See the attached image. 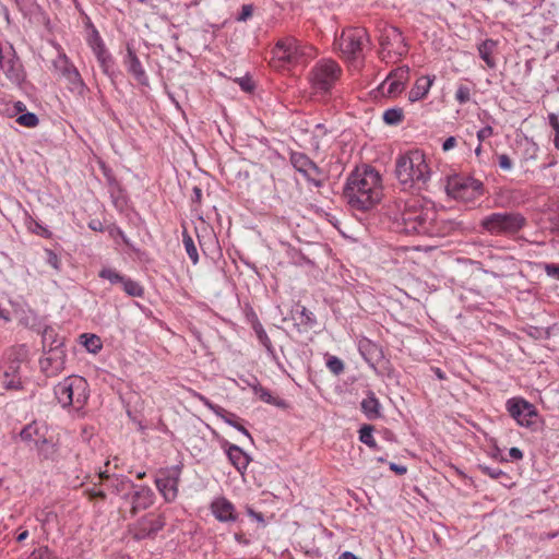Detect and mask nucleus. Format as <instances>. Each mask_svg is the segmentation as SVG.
<instances>
[{"mask_svg": "<svg viewBox=\"0 0 559 559\" xmlns=\"http://www.w3.org/2000/svg\"><path fill=\"white\" fill-rule=\"evenodd\" d=\"M1 68L5 76L13 83L20 84L24 80V71L20 60L13 56L1 61Z\"/></svg>", "mask_w": 559, "mask_h": 559, "instance_id": "obj_29", "label": "nucleus"}, {"mask_svg": "<svg viewBox=\"0 0 559 559\" xmlns=\"http://www.w3.org/2000/svg\"><path fill=\"white\" fill-rule=\"evenodd\" d=\"M383 59L386 57H402L407 52V46L401 31L395 26H385L380 36Z\"/></svg>", "mask_w": 559, "mask_h": 559, "instance_id": "obj_13", "label": "nucleus"}, {"mask_svg": "<svg viewBox=\"0 0 559 559\" xmlns=\"http://www.w3.org/2000/svg\"><path fill=\"white\" fill-rule=\"evenodd\" d=\"M359 353L366 360V362L372 368L376 369L377 364L382 359L383 352L381 347L371 342L370 340H362L358 345Z\"/></svg>", "mask_w": 559, "mask_h": 559, "instance_id": "obj_26", "label": "nucleus"}, {"mask_svg": "<svg viewBox=\"0 0 559 559\" xmlns=\"http://www.w3.org/2000/svg\"><path fill=\"white\" fill-rule=\"evenodd\" d=\"M36 449L39 453V455L45 460H55L58 454V448L57 444L53 442V440L47 436L45 439L41 440L39 444L36 445Z\"/></svg>", "mask_w": 559, "mask_h": 559, "instance_id": "obj_32", "label": "nucleus"}, {"mask_svg": "<svg viewBox=\"0 0 559 559\" xmlns=\"http://www.w3.org/2000/svg\"><path fill=\"white\" fill-rule=\"evenodd\" d=\"M20 365L21 361L15 356L14 350H10L5 354V358L0 366V372L2 374V383L5 389L17 390L21 389L22 382L20 377Z\"/></svg>", "mask_w": 559, "mask_h": 559, "instance_id": "obj_16", "label": "nucleus"}, {"mask_svg": "<svg viewBox=\"0 0 559 559\" xmlns=\"http://www.w3.org/2000/svg\"><path fill=\"white\" fill-rule=\"evenodd\" d=\"M435 80V75H426L417 79L414 86L408 92V100L411 103H415L425 98L428 95Z\"/></svg>", "mask_w": 559, "mask_h": 559, "instance_id": "obj_27", "label": "nucleus"}, {"mask_svg": "<svg viewBox=\"0 0 559 559\" xmlns=\"http://www.w3.org/2000/svg\"><path fill=\"white\" fill-rule=\"evenodd\" d=\"M66 364V350L60 347V343L52 349L45 352L39 360L40 370L47 377H57L63 371Z\"/></svg>", "mask_w": 559, "mask_h": 559, "instance_id": "obj_19", "label": "nucleus"}, {"mask_svg": "<svg viewBox=\"0 0 559 559\" xmlns=\"http://www.w3.org/2000/svg\"><path fill=\"white\" fill-rule=\"evenodd\" d=\"M506 407L510 416L523 427H531L537 417L536 407L522 397L509 399Z\"/></svg>", "mask_w": 559, "mask_h": 559, "instance_id": "obj_14", "label": "nucleus"}, {"mask_svg": "<svg viewBox=\"0 0 559 559\" xmlns=\"http://www.w3.org/2000/svg\"><path fill=\"white\" fill-rule=\"evenodd\" d=\"M222 448L230 462V464L240 473L243 474L248 468L251 457L240 447L228 442L227 440L222 441Z\"/></svg>", "mask_w": 559, "mask_h": 559, "instance_id": "obj_22", "label": "nucleus"}, {"mask_svg": "<svg viewBox=\"0 0 559 559\" xmlns=\"http://www.w3.org/2000/svg\"><path fill=\"white\" fill-rule=\"evenodd\" d=\"M45 252H46V255H47V263L50 266H52L55 270H60L61 261H60L58 254L55 253L50 249H46Z\"/></svg>", "mask_w": 559, "mask_h": 559, "instance_id": "obj_49", "label": "nucleus"}, {"mask_svg": "<svg viewBox=\"0 0 559 559\" xmlns=\"http://www.w3.org/2000/svg\"><path fill=\"white\" fill-rule=\"evenodd\" d=\"M431 371L435 373V376L439 380H445L447 379V376H445L444 371H442L439 367H431Z\"/></svg>", "mask_w": 559, "mask_h": 559, "instance_id": "obj_63", "label": "nucleus"}, {"mask_svg": "<svg viewBox=\"0 0 559 559\" xmlns=\"http://www.w3.org/2000/svg\"><path fill=\"white\" fill-rule=\"evenodd\" d=\"M520 146L523 148L524 159L533 160L537 158L539 146L533 139L524 136L520 141Z\"/></svg>", "mask_w": 559, "mask_h": 559, "instance_id": "obj_33", "label": "nucleus"}, {"mask_svg": "<svg viewBox=\"0 0 559 559\" xmlns=\"http://www.w3.org/2000/svg\"><path fill=\"white\" fill-rule=\"evenodd\" d=\"M154 500L155 495L150 487H136L131 498L132 513L148 509L151 506H153Z\"/></svg>", "mask_w": 559, "mask_h": 559, "instance_id": "obj_25", "label": "nucleus"}, {"mask_svg": "<svg viewBox=\"0 0 559 559\" xmlns=\"http://www.w3.org/2000/svg\"><path fill=\"white\" fill-rule=\"evenodd\" d=\"M478 469L484 474V475H487L489 476L490 478L492 479H509L510 477L508 476L507 473H504L502 469L500 468H496V467H490V466H487V465H484V464H479L478 465Z\"/></svg>", "mask_w": 559, "mask_h": 559, "instance_id": "obj_42", "label": "nucleus"}, {"mask_svg": "<svg viewBox=\"0 0 559 559\" xmlns=\"http://www.w3.org/2000/svg\"><path fill=\"white\" fill-rule=\"evenodd\" d=\"M381 405L374 393L369 391L367 396L361 401V411L370 420L381 417Z\"/></svg>", "mask_w": 559, "mask_h": 559, "instance_id": "obj_30", "label": "nucleus"}, {"mask_svg": "<svg viewBox=\"0 0 559 559\" xmlns=\"http://www.w3.org/2000/svg\"><path fill=\"white\" fill-rule=\"evenodd\" d=\"M344 195L348 204L355 210L367 211L371 209L382 198L380 174L371 167L357 168L347 178Z\"/></svg>", "mask_w": 559, "mask_h": 559, "instance_id": "obj_2", "label": "nucleus"}, {"mask_svg": "<svg viewBox=\"0 0 559 559\" xmlns=\"http://www.w3.org/2000/svg\"><path fill=\"white\" fill-rule=\"evenodd\" d=\"M81 340L83 346L92 354H97L103 347L100 337L95 334L84 333L81 335Z\"/></svg>", "mask_w": 559, "mask_h": 559, "instance_id": "obj_34", "label": "nucleus"}, {"mask_svg": "<svg viewBox=\"0 0 559 559\" xmlns=\"http://www.w3.org/2000/svg\"><path fill=\"white\" fill-rule=\"evenodd\" d=\"M403 109L399 107L389 108L383 112V121L389 126H396L403 121Z\"/></svg>", "mask_w": 559, "mask_h": 559, "instance_id": "obj_36", "label": "nucleus"}, {"mask_svg": "<svg viewBox=\"0 0 559 559\" xmlns=\"http://www.w3.org/2000/svg\"><path fill=\"white\" fill-rule=\"evenodd\" d=\"M343 70L331 58H322L311 68L308 80L311 87L320 94H328L341 80Z\"/></svg>", "mask_w": 559, "mask_h": 559, "instance_id": "obj_8", "label": "nucleus"}, {"mask_svg": "<svg viewBox=\"0 0 559 559\" xmlns=\"http://www.w3.org/2000/svg\"><path fill=\"white\" fill-rule=\"evenodd\" d=\"M252 13H253L252 4H243L241 7V12H240L239 16L237 17V20L245 22L249 17H251Z\"/></svg>", "mask_w": 559, "mask_h": 559, "instance_id": "obj_54", "label": "nucleus"}, {"mask_svg": "<svg viewBox=\"0 0 559 559\" xmlns=\"http://www.w3.org/2000/svg\"><path fill=\"white\" fill-rule=\"evenodd\" d=\"M492 134H493L492 127L486 126L477 131V139H478L479 143H481L486 139L492 136Z\"/></svg>", "mask_w": 559, "mask_h": 559, "instance_id": "obj_53", "label": "nucleus"}, {"mask_svg": "<svg viewBox=\"0 0 559 559\" xmlns=\"http://www.w3.org/2000/svg\"><path fill=\"white\" fill-rule=\"evenodd\" d=\"M91 49H92L93 53L95 55V57H97L98 53L105 55L106 52H108L104 40L100 44H96Z\"/></svg>", "mask_w": 559, "mask_h": 559, "instance_id": "obj_58", "label": "nucleus"}, {"mask_svg": "<svg viewBox=\"0 0 559 559\" xmlns=\"http://www.w3.org/2000/svg\"><path fill=\"white\" fill-rule=\"evenodd\" d=\"M103 41V38L99 34V32L96 28H93L91 34L87 37V45L90 48L94 47L96 44H100Z\"/></svg>", "mask_w": 559, "mask_h": 559, "instance_id": "obj_52", "label": "nucleus"}, {"mask_svg": "<svg viewBox=\"0 0 559 559\" xmlns=\"http://www.w3.org/2000/svg\"><path fill=\"white\" fill-rule=\"evenodd\" d=\"M373 428L371 426H364L359 430V440L364 444L368 445L371 449H377V442L373 437Z\"/></svg>", "mask_w": 559, "mask_h": 559, "instance_id": "obj_39", "label": "nucleus"}, {"mask_svg": "<svg viewBox=\"0 0 559 559\" xmlns=\"http://www.w3.org/2000/svg\"><path fill=\"white\" fill-rule=\"evenodd\" d=\"M182 242L188 257L193 264H197L199 262V254L192 237L188 234H183Z\"/></svg>", "mask_w": 559, "mask_h": 559, "instance_id": "obj_40", "label": "nucleus"}, {"mask_svg": "<svg viewBox=\"0 0 559 559\" xmlns=\"http://www.w3.org/2000/svg\"><path fill=\"white\" fill-rule=\"evenodd\" d=\"M395 175L403 190L421 191L427 189L432 171L424 152L414 150L397 157Z\"/></svg>", "mask_w": 559, "mask_h": 559, "instance_id": "obj_3", "label": "nucleus"}, {"mask_svg": "<svg viewBox=\"0 0 559 559\" xmlns=\"http://www.w3.org/2000/svg\"><path fill=\"white\" fill-rule=\"evenodd\" d=\"M210 508L212 514L219 522H235L237 520L235 506L225 497L215 498Z\"/></svg>", "mask_w": 559, "mask_h": 559, "instance_id": "obj_23", "label": "nucleus"}, {"mask_svg": "<svg viewBox=\"0 0 559 559\" xmlns=\"http://www.w3.org/2000/svg\"><path fill=\"white\" fill-rule=\"evenodd\" d=\"M290 164L309 183L320 188L323 185L322 169L302 152H292Z\"/></svg>", "mask_w": 559, "mask_h": 559, "instance_id": "obj_12", "label": "nucleus"}, {"mask_svg": "<svg viewBox=\"0 0 559 559\" xmlns=\"http://www.w3.org/2000/svg\"><path fill=\"white\" fill-rule=\"evenodd\" d=\"M55 72L67 83L68 90L78 96H85L88 92L78 68L69 57L60 49L57 58L52 61Z\"/></svg>", "mask_w": 559, "mask_h": 559, "instance_id": "obj_9", "label": "nucleus"}, {"mask_svg": "<svg viewBox=\"0 0 559 559\" xmlns=\"http://www.w3.org/2000/svg\"><path fill=\"white\" fill-rule=\"evenodd\" d=\"M338 559H359V558L352 551H344L340 555Z\"/></svg>", "mask_w": 559, "mask_h": 559, "instance_id": "obj_64", "label": "nucleus"}, {"mask_svg": "<svg viewBox=\"0 0 559 559\" xmlns=\"http://www.w3.org/2000/svg\"><path fill=\"white\" fill-rule=\"evenodd\" d=\"M455 145H456V139L454 136H449L442 143V150L444 152H448V151L452 150L453 147H455Z\"/></svg>", "mask_w": 559, "mask_h": 559, "instance_id": "obj_57", "label": "nucleus"}, {"mask_svg": "<svg viewBox=\"0 0 559 559\" xmlns=\"http://www.w3.org/2000/svg\"><path fill=\"white\" fill-rule=\"evenodd\" d=\"M96 59L103 70V72L106 75L112 76L115 74V70H114L115 60L109 51L106 52L105 55L98 53Z\"/></svg>", "mask_w": 559, "mask_h": 559, "instance_id": "obj_37", "label": "nucleus"}, {"mask_svg": "<svg viewBox=\"0 0 559 559\" xmlns=\"http://www.w3.org/2000/svg\"><path fill=\"white\" fill-rule=\"evenodd\" d=\"M408 80L409 68L407 66L399 67L389 73L379 90L384 96L395 97L404 91Z\"/></svg>", "mask_w": 559, "mask_h": 559, "instance_id": "obj_15", "label": "nucleus"}, {"mask_svg": "<svg viewBox=\"0 0 559 559\" xmlns=\"http://www.w3.org/2000/svg\"><path fill=\"white\" fill-rule=\"evenodd\" d=\"M20 436L23 441L36 447L48 436V427L44 421L34 420L22 429Z\"/></svg>", "mask_w": 559, "mask_h": 559, "instance_id": "obj_24", "label": "nucleus"}, {"mask_svg": "<svg viewBox=\"0 0 559 559\" xmlns=\"http://www.w3.org/2000/svg\"><path fill=\"white\" fill-rule=\"evenodd\" d=\"M461 228V223L445 217L443 214H439L435 209V217L430 224L427 236L430 237H445L453 231Z\"/></svg>", "mask_w": 559, "mask_h": 559, "instance_id": "obj_21", "label": "nucleus"}, {"mask_svg": "<svg viewBox=\"0 0 559 559\" xmlns=\"http://www.w3.org/2000/svg\"><path fill=\"white\" fill-rule=\"evenodd\" d=\"M88 227L92 229V230H95V231H103V224L102 222L99 221H91L88 223Z\"/></svg>", "mask_w": 559, "mask_h": 559, "instance_id": "obj_62", "label": "nucleus"}, {"mask_svg": "<svg viewBox=\"0 0 559 559\" xmlns=\"http://www.w3.org/2000/svg\"><path fill=\"white\" fill-rule=\"evenodd\" d=\"M166 520L162 514L148 513L141 518L133 527L135 539L154 537L165 526Z\"/></svg>", "mask_w": 559, "mask_h": 559, "instance_id": "obj_18", "label": "nucleus"}, {"mask_svg": "<svg viewBox=\"0 0 559 559\" xmlns=\"http://www.w3.org/2000/svg\"><path fill=\"white\" fill-rule=\"evenodd\" d=\"M53 393L61 407L80 412L90 396L88 383L83 377L69 376L55 385Z\"/></svg>", "mask_w": 559, "mask_h": 559, "instance_id": "obj_6", "label": "nucleus"}, {"mask_svg": "<svg viewBox=\"0 0 559 559\" xmlns=\"http://www.w3.org/2000/svg\"><path fill=\"white\" fill-rule=\"evenodd\" d=\"M181 467L170 466L162 468L155 478V485L166 502H173L178 496Z\"/></svg>", "mask_w": 559, "mask_h": 559, "instance_id": "obj_11", "label": "nucleus"}, {"mask_svg": "<svg viewBox=\"0 0 559 559\" xmlns=\"http://www.w3.org/2000/svg\"><path fill=\"white\" fill-rule=\"evenodd\" d=\"M28 530L25 526H20L16 531V542L22 543L28 537Z\"/></svg>", "mask_w": 559, "mask_h": 559, "instance_id": "obj_56", "label": "nucleus"}, {"mask_svg": "<svg viewBox=\"0 0 559 559\" xmlns=\"http://www.w3.org/2000/svg\"><path fill=\"white\" fill-rule=\"evenodd\" d=\"M390 469L395 472L397 475H404L407 472L406 466L399 465L396 463H390Z\"/></svg>", "mask_w": 559, "mask_h": 559, "instance_id": "obj_59", "label": "nucleus"}, {"mask_svg": "<svg viewBox=\"0 0 559 559\" xmlns=\"http://www.w3.org/2000/svg\"><path fill=\"white\" fill-rule=\"evenodd\" d=\"M471 96H472V88L469 86L464 85V84L457 85L454 98L459 104L464 105V104L468 103L471 100Z\"/></svg>", "mask_w": 559, "mask_h": 559, "instance_id": "obj_44", "label": "nucleus"}, {"mask_svg": "<svg viewBox=\"0 0 559 559\" xmlns=\"http://www.w3.org/2000/svg\"><path fill=\"white\" fill-rule=\"evenodd\" d=\"M526 225V218L519 212H496L483 217L480 228L492 236H513Z\"/></svg>", "mask_w": 559, "mask_h": 559, "instance_id": "obj_7", "label": "nucleus"}, {"mask_svg": "<svg viewBox=\"0 0 559 559\" xmlns=\"http://www.w3.org/2000/svg\"><path fill=\"white\" fill-rule=\"evenodd\" d=\"M123 64L130 75L143 86H148L150 80L148 75L139 59L134 48L132 45L128 44L126 48V56L123 57Z\"/></svg>", "mask_w": 559, "mask_h": 559, "instance_id": "obj_20", "label": "nucleus"}, {"mask_svg": "<svg viewBox=\"0 0 559 559\" xmlns=\"http://www.w3.org/2000/svg\"><path fill=\"white\" fill-rule=\"evenodd\" d=\"M316 55L317 51L313 46L293 36H286L278 39L273 47L270 64L275 70L289 71L298 66L306 64Z\"/></svg>", "mask_w": 559, "mask_h": 559, "instance_id": "obj_4", "label": "nucleus"}, {"mask_svg": "<svg viewBox=\"0 0 559 559\" xmlns=\"http://www.w3.org/2000/svg\"><path fill=\"white\" fill-rule=\"evenodd\" d=\"M498 165L502 170H511L513 167V163L511 158L507 154L498 155Z\"/></svg>", "mask_w": 559, "mask_h": 559, "instance_id": "obj_51", "label": "nucleus"}, {"mask_svg": "<svg viewBox=\"0 0 559 559\" xmlns=\"http://www.w3.org/2000/svg\"><path fill=\"white\" fill-rule=\"evenodd\" d=\"M99 277L109 281L111 284L122 283L124 276L111 267H104L99 272Z\"/></svg>", "mask_w": 559, "mask_h": 559, "instance_id": "obj_43", "label": "nucleus"}, {"mask_svg": "<svg viewBox=\"0 0 559 559\" xmlns=\"http://www.w3.org/2000/svg\"><path fill=\"white\" fill-rule=\"evenodd\" d=\"M55 516L56 515L50 511H48V512L41 511V513L38 514L36 516V519H37V521H40V522H43V524H45L46 522H48L50 520V518H55Z\"/></svg>", "mask_w": 559, "mask_h": 559, "instance_id": "obj_61", "label": "nucleus"}, {"mask_svg": "<svg viewBox=\"0 0 559 559\" xmlns=\"http://www.w3.org/2000/svg\"><path fill=\"white\" fill-rule=\"evenodd\" d=\"M447 191L453 199L469 204L484 194V185L473 177L457 176L449 180Z\"/></svg>", "mask_w": 559, "mask_h": 559, "instance_id": "obj_10", "label": "nucleus"}, {"mask_svg": "<svg viewBox=\"0 0 559 559\" xmlns=\"http://www.w3.org/2000/svg\"><path fill=\"white\" fill-rule=\"evenodd\" d=\"M366 28L350 26L344 28L334 39V50L346 61L357 62L364 59L365 50L370 46Z\"/></svg>", "mask_w": 559, "mask_h": 559, "instance_id": "obj_5", "label": "nucleus"}, {"mask_svg": "<svg viewBox=\"0 0 559 559\" xmlns=\"http://www.w3.org/2000/svg\"><path fill=\"white\" fill-rule=\"evenodd\" d=\"M548 123L554 129L555 133H559V116L555 112L548 115Z\"/></svg>", "mask_w": 559, "mask_h": 559, "instance_id": "obj_55", "label": "nucleus"}, {"mask_svg": "<svg viewBox=\"0 0 559 559\" xmlns=\"http://www.w3.org/2000/svg\"><path fill=\"white\" fill-rule=\"evenodd\" d=\"M386 215L397 233L406 235H428L435 217V205L425 199L409 198L395 200L386 207Z\"/></svg>", "mask_w": 559, "mask_h": 559, "instance_id": "obj_1", "label": "nucleus"}, {"mask_svg": "<svg viewBox=\"0 0 559 559\" xmlns=\"http://www.w3.org/2000/svg\"><path fill=\"white\" fill-rule=\"evenodd\" d=\"M300 322L312 328L316 324V318L311 311H309L306 307H301L300 310Z\"/></svg>", "mask_w": 559, "mask_h": 559, "instance_id": "obj_48", "label": "nucleus"}, {"mask_svg": "<svg viewBox=\"0 0 559 559\" xmlns=\"http://www.w3.org/2000/svg\"><path fill=\"white\" fill-rule=\"evenodd\" d=\"M26 559H59V557L47 546L34 549Z\"/></svg>", "mask_w": 559, "mask_h": 559, "instance_id": "obj_41", "label": "nucleus"}, {"mask_svg": "<svg viewBox=\"0 0 559 559\" xmlns=\"http://www.w3.org/2000/svg\"><path fill=\"white\" fill-rule=\"evenodd\" d=\"M509 455L512 460L518 461L523 457V452L519 448L513 447L509 450Z\"/></svg>", "mask_w": 559, "mask_h": 559, "instance_id": "obj_60", "label": "nucleus"}, {"mask_svg": "<svg viewBox=\"0 0 559 559\" xmlns=\"http://www.w3.org/2000/svg\"><path fill=\"white\" fill-rule=\"evenodd\" d=\"M193 396L198 399L206 408H209L212 413H214L217 417L223 419L227 425L234 427L243 436H246L250 441H253L251 433L246 429V427L241 424L242 419L234 413H230L223 408L219 405L212 403L206 396L201 393L194 392Z\"/></svg>", "mask_w": 559, "mask_h": 559, "instance_id": "obj_17", "label": "nucleus"}, {"mask_svg": "<svg viewBox=\"0 0 559 559\" xmlns=\"http://www.w3.org/2000/svg\"><path fill=\"white\" fill-rule=\"evenodd\" d=\"M252 329L257 335V338L259 340L260 344L266 349L269 356L273 359V360H276L277 359V356H276V353H275V349L272 345V342L270 340V337L267 336L263 325L261 324V322L259 320H255L252 324Z\"/></svg>", "mask_w": 559, "mask_h": 559, "instance_id": "obj_31", "label": "nucleus"}, {"mask_svg": "<svg viewBox=\"0 0 559 559\" xmlns=\"http://www.w3.org/2000/svg\"><path fill=\"white\" fill-rule=\"evenodd\" d=\"M16 122L23 127L35 128L39 123L38 117L33 112L22 114L16 118Z\"/></svg>", "mask_w": 559, "mask_h": 559, "instance_id": "obj_45", "label": "nucleus"}, {"mask_svg": "<svg viewBox=\"0 0 559 559\" xmlns=\"http://www.w3.org/2000/svg\"><path fill=\"white\" fill-rule=\"evenodd\" d=\"M498 48V41L492 38H487L477 45V50L480 59L490 69L497 67L496 53Z\"/></svg>", "mask_w": 559, "mask_h": 559, "instance_id": "obj_28", "label": "nucleus"}, {"mask_svg": "<svg viewBox=\"0 0 559 559\" xmlns=\"http://www.w3.org/2000/svg\"><path fill=\"white\" fill-rule=\"evenodd\" d=\"M254 390V393L260 397V400H262L263 402L267 403V404H271V405H281V403L278 402L277 399L273 397L271 392L261 386V385H257L253 388Z\"/></svg>", "mask_w": 559, "mask_h": 559, "instance_id": "obj_46", "label": "nucleus"}, {"mask_svg": "<svg viewBox=\"0 0 559 559\" xmlns=\"http://www.w3.org/2000/svg\"><path fill=\"white\" fill-rule=\"evenodd\" d=\"M326 367L335 376L341 374L344 371L343 361L336 356H328L326 357Z\"/></svg>", "mask_w": 559, "mask_h": 559, "instance_id": "obj_47", "label": "nucleus"}, {"mask_svg": "<svg viewBox=\"0 0 559 559\" xmlns=\"http://www.w3.org/2000/svg\"><path fill=\"white\" fill-rule=\"evenodd\" d=\"M121 285H122L126 294H128L129 296L142 297L144 294L143 287L138 282H135L129 277L124 276Z\"/></svg>", "mask_w": 559, "mask_h": 559, "instance_id": "obj_38", "label": "nucleus"}, {"mask_svg": "<svg viewBox=\"0 0 559 559\" xmlns=\"http://www.w3.org/2000/svg\"><path fill=\"white\" fill-rule=\"evenodd\" d=\"M544 271L547 274V276L559 280V264L545 263Z\"/></svg>", "mask_w": 559, "mask_h": 559, "instance_id": "obj_50", "label": "nucleus"}, {"mask_svg": "<svg viewBox=\"0 0 559 559\" xmlns=\"http://www.w3.org/2000/svg\"><path fill=\"white\" fill-rule=\"evenodd\" d=\"M60 343V347L63 348V340L60 337L52 328H46L43 332V346L44 348L52 349Z\"/></svg>", "mask_w": 559, "mask_h": 559, "instance_id": "obj_35", "label": "nucleus"}]
</instances>
